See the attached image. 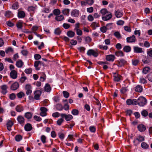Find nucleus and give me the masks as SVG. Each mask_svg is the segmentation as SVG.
Here are the masks:
<instances>
[{"instance_id":"obj_1","label":"nucleus","mask_w":152,"mask_h":152,"mask_svg":"<svg viewBox=\"0 0 152 152\" xmlns=\"http://www.w3.org/2000/svg\"><path fill=\"white\" fill-rule=\"evenodd\" d=\"M147 100L143 96L140 97L138 99V104L140 106H143L146 104Z\"/></svg>"},{"instance_id":"obj_2","label":"nucleus","mask_w":152,"mask_h":152,"mask_svg":"<svg viewBox=\"0 0 152 152\" xmlns=\"http://www.w3.org/2000/svg\"><path fill=\"white\" fill-rule=\"evenodd\" d=\"M60 116L62 118H64L67 121H70L73 118L72 115L70 114L67 115L65 114L61 113L60 114Z\"/></svg>"},{"instance_id":"obj_3","label":"nucleus","mask_w":152,"mask_h":152,"mask_svg":"<svg viewBox=\"0 0 152 152\" xmlns=\"http://www.w3.org/2000/svg\"><path fill=\"white\" fill-rule=\"evenodd\" d=\"M87 54L89 56L92 55L95 57H97L98 55L97 53L92 49L88 50L87 52Z\"/></svg>"},{"instance_id":"obj_4","label":"nucleus","mask_w":152,"mask_h":152,"mask_svg":"<svg viewBox=\"0 0 152 152\" xmlns=\"http://www.w3.org/2000/svg\"><path fill=\"white\" fill-rule=\"evenodd\" d=\"M42 92L39 90H37L34 92V99L36 100H38L40 99V96Z\"/></svg>"},{"instance_id":"obj_5","label":"nucleus","mask_w":152,"mask_h":152,"mask_svg":"<svg viewBox=\"0 0 152 152\" xmlns=\"http://www.w3.org/2000/svg\"><path fill=\"white\" fill-rule=\"evenodd\" d=\"M118 64L117 66L119 67H121L126 63V61L124 59H120L119 60L117 61Z\"/></svg>"},{"instance_id":"obj_6","label":"nucleus","mask_w":152,"mask_h":152,"mask_svg":"<svg viewBox=\"0 0 152 152\" xmlns=\"http://www.w3.org/2000/svg\"><path fill=\"white\" fill-rule=\"evenodd\" d=\"M18 123L21 125H23L25 123V119L21 115L18 116L17 119Z\"/></svg>"},{"instance_id":"obj_7","label":"nucleus","mask_w":152,"mask_h":152,"mask_svg":"<svg viewBox=\"0 0 152 152\" xmlns=\"http://www.w3.org/2000/svg\"><path fill=\"white\" fill-rule=\"evenodd\" d=\"M135 37L134 35H132L126 38L127 42L129 43L134 42H135Z\"/></svg>"},{"instance_id":"obj_8","label":"nucleus","mask_w":152,"mask_h":152,"mask_svg":"<svg viewBox=\"0 0 152 152\" xmlns=\"http://www.w3.org/2000/svg\"><path fill=\"white\" fill-rule=\"evenodd\" d=\"M10 75V77L13 79H15L17 77V72L15 70H12Z\"/></svg>"},{"instance_id":"obj_9","label":"nucleus","mask_w":152,"mask_h":152,"mask_svg":"<svg viewBox=\"0 0 152 152\" xmlns=\"http://www.w3.org/2000/svg\"><path fill=\"white\" fill-rule=\"evenodd\" d=\"M19 87V84L17 82H15L11 86V90L13 91L17 90Z\"/></svg>"},{"instance_id":"obj_10","label":"nucleus","mask_w":152,"mask_h":152,"mask_svg":"<svg viewBox=\"0 0 152 152\" xmlns=\"http://www.w3.org/2000/svg\"><path fill=\"white\" fill-rule=\"evenodd\" d=\"M134 52L137 53H140L143 52L142 48L137 46H134L133 47Z\"/></svg>"},{"instance_id":"obj_11","label":"nucleus","mask_w":152,"mask_h":152,"mask_svg":"<svg viewBox=\"0 0 152 152\" xmlns=\"http://www.w3.org/2000/svg\"><path fill=\"white\" fill-rule=\"evenodd\" d=\"M112 17V15L111 13H109L108 15L103 16L102 17V18L104 21H107L110 19Z\"/></svg>"},{"instance_id":"obj_12","label":"nucleus","mask_w":152,"mask_h":152,"mask_svg":"<svg viewBox=\"0 0 152 152\" xmlns=\"http://www.w3.org/2000/svg\"><path fill=\"white\" fill-rule=\"evenodd\" d=\"M115 58V57L113 55H107L106 56V59L108 61H113Z\"/></svg>"},{"instance_id":"obj_13","label":"nucleus","mask_w":152,"mask_h":152,"mask_svg":"<svg viewBox=\"0 0 152 152\" xmlns=\"http://www.w3.org/2000/svg\"><path fill=\"white\" fill-rule=\"evenodd\" d=\"M14 123L11 121L9 120L7 123V129L9 131H10L11 130V127L13 125Z\"/></svg>"},{"instance_id":"obj_14","label":"nucleus","mask_w":152,"mask_h":152,"mask_svg":"<svg viewBox=\"0 0 152 152\" xmlns=\"http://www.w3.org/2000/svg\"><path fill=\"white\" fill-rule=\"evenodd\" d=\"M137 127L138 130L141 132L144 131L146 129L145 126L142 124L139 125Z\"/></svg>"},{"instance_id":"obj_15","label":"nucleus","mask_w":152,"mask_h":152,"mask_svg":"<svg viewBox=\"0 0 152 152\" xmlns=\"http://www.w3.org/2000/svg\"><path fill=\"white\" fill-rule=\"evenodd\" d=\"M32 129L31 125L29 123L26 124L24 126L25 130L27 131H29Z\"/></svg>"},{"instance_id":"obj_16","label":"nucleus","mask_w":152,"mask_h":152,"mask_svg":"<svg viewBox=\"0 0 152 152\" xmlns=\"http://www.w3.org/2000/svg\"><path fill=\"white\" fill-rule=\"evenodd\" d=\"M79 14V11L77 10H73L71 13V15L72 16L75 17H78Z\"/></svg>"},{"instance_id":"obj_17","label":"nucleus","mask_w":152,"mask_h":152,"mask_svg":"<svg viewBox=\"0 0 152 152\" xmlns=\"http://www.w3.org/2000/svg\"><path fill=\"white\" fill-rule=\"evenodd\" d=\"M32 116V114L30 112H27L25 114L24 116L28 119H31Z\"/></svg>"},{"instance_id":"obj_18","label":"nucleus","mask_w":152,"mask_h":152,"mask_svg":"<svg viewBox=\"0 0 152 152\" xmlns=\"http://www.w3.org/2000/svg\"><path fill=\"white\" fill-rule=\"evenodd\" d=\"M23 62L21 60H19L16 62V66L18 68H21L23 65Z\"/></svg>"},{"instance_id":"obj_19","label":"nucleus","mask_w":152,"mask_h":152,"mask_svg":"<svg viewBox=\"0 0 152 152\" xmlns=\"http://www.w3.org/2000/svg\"><path fill=\"white\" fill-rule=\"evenodd\" d=\"M115 15L117 18H119L122 16L123 13L119 10H118L115 12Z\"/></svg>"},{"instance_id":"obj_20","label":"nucleus","mask_w":152,"mask_h":152,"mask_svg":"<svg viewBox=\"0 0 152 152\" xmlns=\"http://www.w3.org/2000/svg\"><path fill=\"white\" fill-rule=\"evenodd\" d=\"M25 16V12L22 11H20L18 12V17L20 18H23Z\"/></svg>"},{"instance_id":"obj_21","label":"nucleus","mask_w":152,"mask_h":152,"mask_svg":"<svg viewBox=\"0 0 152 152\" xmlns=\"http://www.w3.org/2000/svg\"><path fill=\"white\" fill-rule=\"evenodd\" d=\"M123 50L126 53H128L131 51V48L129 46H126L123 48Z\"/></svg>"},{"instance_id":"obj_22","label":"nucleus","mask_w":152,"mask_h":152,"mask_svg":"<svg viewBox=\"0 0 152 152\" xmlns=\"http://www.w3.org/2000/svg\"><path fill=\"white\" fill-rule=\"evenodd\" d=\"M45 91L46 92H48L51 90V88L50 85L48 84L47 83L46 84L44 87Z\"/></svg>"},{"instance_id":"obj_23","label":"nucleus","mask_w":152,"mask_h":152,"mask_svg":"<svg viewBox=\"0 0 152 152\" xmlns=\"http://www.w3.org/2000/svg\"><path fill=\"white\" fill-rule=\"evenodd\" d=\"M115 55L117 56H124L123 52L121 50L115 52Z\"/></svg>"},{"instance_id":"obj_24","label":"nucleus","mask_w":152,"mask_h":152,"mask_svg":"<svg viewBox=\"0 0 152 152\" xmlns=\"http://www.w3.org/2000/svg\"><path fill=\"white\" fill-rule=\"evenodd\" d=\"M135 90L137 92H141L142 90V87L140 85H138L135 88Z\"/></svg>"},{"instance_id":"obj_25","label":"nucleus","mask_w":152,"mask_h":152,"mask_svg":"<svg viewBox=\"0 0 152 152\" xmlns=\"http://www.w3.org/2000/svg\"><path fill=\"white\" fill-rule=\"evenodd\" d=\"M67 36L70 37H72L75 35V33L72 31H68L67 33Z\"/></svg>"},{"instance_id":"obj_26","label":"nucleus","mask_w":152,"mask_h":152,"mask_svg":"<svg viewBox=\"0 0 152 152\" xmlns=\"http://www.w3.org/2000/svg\"><path fill=\"white\" fill-rule=\"evenodd\" d=\"M136 140L139 142H142L145 140V138L139 135L137 137Z\"/></svg>"},{"instance_id":"obj_27","label":"nucleus","mask_w":152,"mask_h":152,"mask_svg":"<svg viewBox=\"0 0 152 152\" xmlns=\"http://www.w3.org/2000/svg\"><path fill=\"white\" fill-rule=\"evenodd\" d=\"M141 146L144 149H146L148 148L149 145L145 142H142L141 143Z\"/></svg>"},{"instance_id":"obj_28","label":"nucleus","mask_w":152,"mask_h":152,"mask_svg":"<svg viewBox=\"0 0 152 152\" xmlns=\"http://www.w3.org/2000/svg\"><path fill=\"white\" fill-rule=\"evenodd\" d=\"M15 110L17 111L18 112H21L23 111V107L20 106V105H17L16 108Z\"/></svg>"},{"instance_id":"obj_29","label":"nucleus","mask_w":152,"mask_h":152,"mask_svg":"<svg viewBox=\"0 0 152 152\" xmlns=\"http://www.w3.org/2000/svg\"><path fill=\"white\" fill-rule=\"evenodd\" d=\"M56 109L59 111H61L63 110V107L62 105L60 104H57L56 106Z\"/></svg>"},{"instance_id":"obj_30","label":"nucleus","mask_w":152,"mask_h":152,"mask_svg":"<svg viewBox=\"0 0 152 152\" xmlns=\"http://www.w3.org/2000/svg\"><path fill=\"white\" fill-rule=\"evenodd\" d=\"M22 136L20 134H18L15 137V140L17 142H19L22 139Z\"/></svg>"},{"instance_id":"obj_31","label":"nucleus","mask_w":152,"mask_h":152,"mask_svg":"<svg viewBox=\"0 0 152 152\" xmlns=\"http://www.w3.org/2000/svg\"><path fill=\"white\" fill-rule=\"evenodd\" d=\"M64 18V16L62 15L57 16L55 18V19L57 21H61L63 20Z\"/></svg>"},{"instance_id":"obj_32","label":"nucleus","mask_w":152,"mask_h":152,"mask_svg":"<svg viewBox=\"0 0 152 152\" xmlns=\"http://www.w3.org/2000/svg\"><path fill=\"white\" fill-rule=\"evenodd\" d=\"M150 70V68L148 67H145L143 69L142 72L145 74L148 73Z\"/></svg>"},{"instance_id":"obj_33","label":"nucleus","mask_w":152,"mask_h":152,"mask_svg":"<svg viewBox=\"0 0 152 152\" xmlns=\"http://www.w3.org/2000/svg\"><path fill=\"white\" fill-rule=\"evenodd\" d=\"M60 13V10L58 9H55L53 11V14L56 16L59 15Z\"/></svg>"},{"instance_id":"obj_34","label":"nucleus","mask_w":152,"mask_h":152,"mask_svg":"<svg viewBox=\"0 0 152 152\" xmlns=\"http://www.w3.org/2000/svg\"><path fill=\"white\" fill-rule=\"evenodd\" d=\"M139 62V61L138 59H132V63L133 65L136 66L138 65Z\"/></svg>"},{"instance_id":"obj_35","label":"nucleus","mask_w":152,"mask_h":152,"mask_svg":"<svg viewBox=\"0 0 152 152\" xmlns=\"http://www.w3.org/2000/svg\"><path fill=\"white\" fill-rule=\"evenodd\" d=\"M19 7V5L18 2H16L13 4L12 6V9L16 10L18 9Z\"/></svg>"},{"instance_id":"obj_36","label":"nucleus","mask_w":152,"mask_h":152,"mask_svg":"<svg viewBox=\"0 0 152 152\" xmlns=\"http://www.w3.org/2000/svg\"><path fill=\"white\" fill-rule=\"evenodd\" d=\"M25 95L24 93L22 91L18 93L17 94L18 97L20 99L23 96H24Z\"/></svg>"},{"instance_id":"obj_37","label":"nucleus","mask_w":152,"mask_h":152,"mask_svg":"<svg viewBox=\"0 0 152 152\" xmlns=\"http://www.w3.org/2000/svg\"><path fill=\"white\" fill-rule=\"evenodd\" d=\"M69 9H65L62 11V13L64 15H68L69 14Z\"/></svg>"},{"instance_id":"obj_38","label":"nucleus","mask_w":152,"mask_h":152,"mask_svg":"<svg viewBox=\"0 0 152 152\" xmlns=\"http://www.w3.org/2000/svg\"><path fill=\"white\" fill-rule=\"evenodd\" d=\"M141 114L142 116L146 117L148 115V113L146 110H144L141 112Z\"/></svg>"},{"instance_id":"obj_39","label":"nucleus","mask_w":152,"mask_h":152,"mask_svg":"<svg viewBox=\"0 0 152 152\" xmlns=\"http://www.w3.org/2000/svg\"><path fill=\"white\" fill-rule=\"evenodd\" d=\"M100 13L102 15H105L106 13H108L109 12L107 11L106 9L104 8L102 9L100 11Z\"/></svg>"},{"instance_id":"obj_40","label":"nucleus","mask_w":152,"mask_h":152,"mask_svg":"<svg viewBox=\"0 0 152 152\" xmlns=\"http://www.w3.org/2000/svg\"><path fill=\"white\" fill-rule=\"evenodd\" d=\"M72 113L73 115H78L79 111L77 109H73L71 112Z\"/></svg>"},{"instance_id":"obj_41","label":"nucleus","mask_w":152,"mask_h":152,"mask_svg":"<svg viewBox=\"0 0 152 152\" xmlns=\"http://www.w3.org/2000/svg\"><path fill=\"white\" fill-rule=\"evenodd\" d=\"M61 33V31L59 28L56 29L54 31V33L56 35H59Z\"/></svg>"},{"instance_id":"obj_42","label":"nucleus","mask_w":152,"mask_h":152,"mask_svg":"<svg viewBox=\"0 0 152 152\" xmlns=\"http://www.w3.org/2000/svg\"><path fill=\"white\" fill-rule=\"evenodd\" d=\"M120 76H121L120 75H117V76H114V80L116 82L119 81L120 80Z\"/></svg>"},{"instance_id":"obj_43","label":"nucleus","mask_w":152,"mask_h":152,"mask_svg":"<svg viewBox=\"0 0 152 152\" xmlns=\"http://www.w3.org/2000/svg\"><path fill=\"white\" fill-rule=\"evenodd\" d=\"M63 94L64 95V96L65 98H67L69 96V93L66 91H64L63 92Z\"/></svg>"},{"instance_id":"obj_44","label":"nucleus","mask_w":152,"mask_h":152,"mask_svg":"<svg viewBox=\"0 0 152 152\" xmlns=\"http://www.w3.org/2000/svg\"><path fill=\"white\" fill-rule=\"evenodd\" d=\"M25 73L27 74L31 73L32 72V69L31 68L26 69L24 71Z\"/></svg>"},{"instance_id":"obj_45","label":"nucleus","mask_w":152,"mask_h":152,"mask_svg":"<svg viewBox=\"0 0 152 152\" xmlns=\"http://www.w3.org/2000/svg\"><path fill=\"white\" fill-rule=\"evenodd\" d=\"M12 13L10 11H7L6 12L5 15L6 17L9 18L10 16H12Z\"/></svg>"},{"instance_id":"obj_46","label":"nucleus","mask_w":152,"mask_h":152,"mask_svg":"<svg viewBox=\"0 0 152 152\" xmlns=\"http://www.w3.org/2000/svg\"><path fill=\"white\" fill-rule=\"evenodd\" d=\"M107 29L106 27L105 26L102 27L100 28L101 31L103 33L106 32Z\"/></svg>"},{"instance_id":"obj_47","label":"nucleus","mask_w":152,"mask_h":152,"mask_svg":"<svg viewBox=\"0 0 152 152\" xmlns=\"http://www.w3.org/2000/svg\"><path fill=\"white\" fill-rule=\"evenodd\" d=\"M64 120L62 118L59 119L57 121V124L60 126L61 125V123L64 121Z\"/></svg>"},{"instance_id":"obj_48","label":"nucleus","mask_w":152,"mask_h":152,"mask_svg":"<svg viewBox=\"0 0 152 152\" xmlns=\"http://www.w3.org/2000/svg\"><path fill=\"white\" fill-rule=\"evenodd\" d=\"M35 9V7L33 6H29L28 7V10L29 11H34Z\"/></svg>"},{"instance_id":"obj_49","label":"nucleus","mask_w":152,"mask_h":152,"mask_svg":"<svg viewBox=\"0 0 152 152\" xmlns=\"http://www.w3.org/2000/svg\"><path fill=\"white\" fill-rule=\"evenodd\" d=\"M42 62L39 61H36L34 62V66L35 67H37L39 64H41Z\"/></svg>"},{"instance_id":"obj_50","label":"nucleus","mask_w":152,"mask_h":152,"mask_svg":"<svg viewBox=\"0 0 152 152\" xmlns=\"http://www.w3.org/2000/svg\"><path fill=\"white\" fill-rule=\"evenodd\" d=\"M100 49L102 50H107L108 49V47L107 45L103 46L102 45H100L99 46Z\"/></svg>"},{"instance_id":"obj_51","label":"nucleus","mask_w":152,"mask_h":152,"mask_svg":"<svg viewBox=\"0 0 152 152\" xmlns=\"http://www.w3.org/2000/svg\"><path fill=\"white\" fill-rule=\"evenodd\" d=\"M91 26L94 29H95L96 27L98 26V24L97 23H96L95 22H93L92 23Z\"/></svg>"},{"instance_id":"obj_52","label":"nucleus","mask_w":152,"mask_h":152,"mask_svg":"<svg viewBox=\"0 0 152 152\" xmlns=\"http://www.w3.org/2000/svg\"><path fill=\"white\" fill-rule=\"evenodd\" d=\"M112 24V23H110L107 24L106 27L107 29L108 30L111 29L113 27Z\"/></svg>"},{"instance_id":"obj_53","label":"nucleus","mask_w":152,"mask_h":152,"mask_svg":"<svg viewBox=\"0 0 152 152\" xmlns=\"http://www.w3.org/2000/svg\"><path fill=\"white\" fill-rule=\"evenodd\" d=\"M16 97L15 94L14 93H12L10 95V99L11 100H14Z\"/></svg>"},{"instance_id":"obj_54","label":"nucleus","mask_w":152,"mask_h":152,"mask_svg":"<svg viewBox=\"0 0 152 152\" xmlns=\"http://www.w3.org/2000/svg\"><path fill=\"white\" fill-rule=\"evenodd\" d=\"M26 79V77L24 76L21 77V78L20 79H19V80L20 82L23 83L24 82Z\"/></svg>"},{"instance_id":"obj_55","label":"nucleus","mask_w":152,"mask_h":152,"mask_svg":"<svg viewBox=\"0 0 152 152\" xmlns=\"http://www.w3.org/2000/svg\"><path fill=\"white\" fill-rule=\"evenodd\" d=\"M58 135L61 140L63 139L64 137V135L63 133H59L58 134Z\"/></svg>"},{"instance_id":"obj_56","label":"nucleus","mask_w":152,"mask_h":152,"mask_svg":"<svg viewBox=\"0 0 152 152\" xmlns=\"http://www.w3.org/2000/svg\"><path fill=\"white\" fill-rule=\"evenodd\" d=\"M90 131L92 132H95L96 131L95 127L94 126H91L89 127Z\"/></svg>"},{"instance_id":"obj_57","label":"nucleus","mask_w":152,"mask_h":152,"mask_svg":"<svg viewBox=\"0 0 152 152\" xmlns=\"http://www.w3.org/2000/svg\"><path fill=\"white\" fill-rule=\"evenodd\" d=\"M40 110L41 111V112L45 113H46V112L48 111L47 109L44 107H41L40 108Z\"/></svg>"},{"instance_id":"obj_58","label":"nucleus","mask_w":152,"mask_h":152,"mask_svg":"<svg viewBox=\"0 0 152 152\" xmlns=\"http://www.w3.org/2000/svg\"><path fill=\"white\" fill-rule=\"evenodd\" d=\"M41 140L43 143H45L46 138L45 135H42L41 137Z\"/></svg>"},{"instance_id":"obj_59","label":"nucleus","mask_w":152,"mask_h":152,"mask_svg":"<svg viewBox=\"0 0 152 152\" xmlns=\"http://www.w3.org/2000/svg\"><path fill=\"white\" fill-rule=\"evenodd\" d=\"M46 76L45 74L44 73H43L42 76H41L40 77V80L41 81L43 82L46 79Z\"/></svg>"},{"instance_id":"obj_60","label":"nucleus","mask_w":152,"mask_h":152,"mask_svg":"<svg viewBox=\"0 0 152 152\" xmlns=\"http://www.w3.org/2000/svg\"><path fill=\"white\" fill-rule=\"evenodd\" d=\"M114 35L117 38H119L121 37V35L118 32H116L114 33Z\"/></svg>"},{"instance_id":"obj_61","label":"nucleus","mask_w":152,"mask_h":152,"mask_svg":"<svg viewBox=\"0 0 152 152\" xmlns=\"http://www.w3.org/2000/svg\"><path fill=\"white\" fill-rule=\"evenodd\" d=\"M127 89L126 87H123L120 90V91L121 94H124L126 91Z\"/></svg>"},{"instance_id":"obj_62","label":"nucleus","mask_w":152,"mask_h":152,"mask_svg":"<svg viewBox=\"0 0 152 152\" xmlns=\"http://www.w3.org/2000/svg\"><path fill=\"white\" fill-rule=\"evenodd\" d=\"M34 58L36 60H39L41 58V56L39 54H36L34 56Z\"/></svg>"},{"instance_id":"obj_63","label":"nucleus","mask_w":152,"mask_h":152,"mask_svg":"<svg viewBox=\"0 0 152 152\" xmlns=\"http://www.w3.org/2000/svg\"><path fill=\"white\" fill-rule=\"evenodd\" d=\"M124 30L128 32H130L131 31V29L128 26H125L124 27Z\"/></svg>"},{"instance_id":"obj_64","label":"nucleus","mask_w":152,"mask_h":152,"mask_svg":"<svg viewBox=\"0 0 152 152\" xmlns=\"http://www.w3.org/2000/svg\"><path fill=\"white\" fill-rule=\"evenodd\" d=\"M34 118L35 120L37 121H39L42 120L41 118L40 117H38L36 115H34Z\"/></svg>"}]
</instances>
